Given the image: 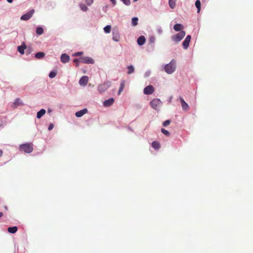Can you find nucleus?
Segmentation results:
<instances>
[{
	"label": "nucleus",
	"mask_w": 253,
	"mask_h": 253,
	"mask_svg": "<svg viewBox=\"0 0 253 253\" xmlns=\"http://www.w3.org/2000/svg\"><path fill=\"white\" fill-rule=\"evenodd\" d=\"M175 61L174 59H172L165 67V71L169 74L172 73L175 71Z\"/></svg>",
	"instance_id": "obj_1"
},
{
	"label": "nucleus",
	"mask_w": 253,
	"mask_h": 253,
	"mask_svg": "<svg viewBox=\"0 0 253 253\" xmlns=\"http://www.w3.org/2000/svg\"><path fill=\"white\" fill-rule=\"evenodd\" d=\"M19 150L27 153H30L33 150V144L30 143L21 144L19 146Z\"/></svg>",
	"instance_id": "obj_2"
},
{
	"label": "nucleus",
	"mask_w": 253,
	"mask_h": 253,
	"mask_svg": "<svg viewBox=\"0 0 253 253\" xmlns=\"http://www.w3.org/2000/svg\"><path fill=\"white\" fill-rule=\"evenodd\" d=\"M186 33L184 31H181L179 33L173 35L171 37V39L176 43L179 42L185 36Z\"/></svg>",
	"instance_id": "obj_3"
},
{
	"label": "nucleus",
	"mask_w": 253,
	"mask_h": 253,
	"mask_svg": "<svg viewBox=\"0 0 253 253\" xmlns=\"http://www.w3.org/2000/svg\"><path fill=\"white\" fill-rule=\"evenodd\" d=\"M80 62L85 64H93L94 60L89 57H81L80 58Z\"/></svg>",
	"instance_id": "obj_4"
},
{
	"label": "nucleus",
	"mask_w": 253,
	"mask_h": 253,
	"mask_svg": "<svg viewBox=\"0 0 253 253\" xmlns=\"http://www.w3.org/2000/svg\"><path fill=\"white\" fill-rule=\"evenodd\" d=\"M154 91V87L149 85L145 87L144 89L143 92L145 94L149 95L152 94Z\"/></svg>",
	"instance_id": "obj_5"
},
{
	"label": "nucleus",
	"mask_w": 253,
	"mask_h": 253,
	"mask_svg": "<svg viewBox=\"0 0 253 253\" xmlns=\"http://www.w3.org/2000/svg\"><path fill=\"white\" fill-rule=\"evenodd\" d=\"M161 104V101L159 99H154L150 102L151 106L154 109L157 110L158 106Z\"/></svg>",
	"instance_id": "obj_6"
},
{
	"label": "nucleus",
	"mask_w": 253,
	"mask_h": 253,
	"mask_svg": "<svg viewBox=\"0 0 253 253\" xmlns=\"http://www.w3.org/2000/svg\"><path fill=\"white\" fill-rule=\"evenodd\" d=\"M34 12V10H31V11H29L27 13L23 15L21 17V19L22 20H29L33 15Z\"/></svg>",
	"instance_id": "obj_7"
},
{
	"label": "nucleus",
	"mask_w": 253,
	"mask_h": 253,
	"mask_svg": "<svg viewBox=\"0 0 253 253\" xmlns=\"http://www.w3.org/2000/svg\"><path fill=\"white\" fill-rule=\"evenodd\" d=\"M179 99L182 109L184 111H188L189 110V105L188 104L184 101L183 98L180 97Z\"/></svg>",
	"instance_id": "obj_8"
},
{
	"label": "nucleus",
	"mask_w": 253,
	"mask_h": 253,
	"mask_svg": "<svg viewBox=\"0 0 253 253\" xmlns=\"http://www.w3.org/2000/svg\"><path fill=\"white\" fill-rule=\"evenodd\" d=\"M88 81V78L87 76L82 77L79 81V84L81 85L85 86Z\"/></svg>",
	"instance_id": "obj_9"
},
{
	"label": "nucleus",
	"mask_w": 253,
	"mask_h": 253,
	"mask_svg": "<svg viewBox=\"0 0 253 253\" xmlns=\"http://www.w3.org/2000/svg\"><path fill=\"white\" fill-rule=\"evenodd\" d=\"M108 85L106 84H100L98 87V90L99 93H102L105 92L108 88Z\"/></svg>",
	"instance_id": "obj_10"
},
{
	"label": "nucleus",
	"mask_w": 253,
	"mask_h": 253,
	"mask_svg": "<svg viewBox=\"0 0 253 253\" xmlns=\"http://www.w3.org/2000/svg\"><path fill=\"white\" fill-rule=\"evenodd\" d=\"M26 48H27V46H26V44L24 42H23L21 44V45L18 46L17 47L18 51L22 55H23L24 54V53H25L24 50L25 49H26Z\"/></svg>",
	"instance_id": "obj_11"
},
{
	"label": "nucleus",
	"mask_w": 253,
	"mask_h": 253,
	"mask_svg": "<svg viewBox=\"0 0 253 253\" xmlns=\"http://www.w3.org/2000/svg\"><path fill=\"white\" fill-rule=\"evenodd\" d=\"M113 40L116 42H118L120 40V34H119V32H118V31L114 29L113 31Z\"/></svg>",
	"instance_id": "obj_12"
},
{
	"label": "nucleus",
	"mask_w": 253,
	"mask_h": 253,
	"mask_svg": "<svg viewBox=\"0 0 253 253\" xmlns=\"http://www.w3.org/2000/svg\"><path fill=\"white\" fill-rule=\"evenodd\" d=\"M70 57L67 54H62L61 56V61L64 63H67L69 61Z\"/></svg>",
	"instance_id": "obj_13"
},
{
	"label": "nucleus",
	"mask_w": 253,
	"mask_h": 253,
	"mask_svg": "<svg viewBox=\"0 0 253 253\" xmlns=\"http://www.w3.org/2000/svg\"><path fill=\"white\" fill-rule=\"evenodd\" d=\"M87 110L86 109H84L76 113L75 115L77 117H81L85 114L87 113Z\"/></svg>",
	"instance_id": "obj_14"
},
{
	"label": "nucleus",
	"mask_w": 253,
	"mask_h": 253,
	"mask_svg": "<svg viewBox=\"0 0 253 253\" xmlns=\"http://www.w3.org/2000/svg\"><path fill=\"white\" fill-rule=\"evenodd\" d=\"M146 41L145 38L143 36H140L137 40V44L139 45H143Z\"/></svg>",
	"instance_id": "obj_15"
},
{
	"label": "nucleus",
	"mask_w": 253,
	"mask_h": 253,
	"mask_svg": "<svg viewBox=\"0 0 253 253\" xmlns=\"http://www.w3.org/2000/svg\"><path fill=\"white\" fill-rule=\"evenodd\" d=\"M183 26L181 24H176L173 26V29L176 31H181V30L183 29Z\"/></svg>",
	"instance_id": "obj_16"
},
{
	"label": "nucleus",
	"mask_w": 253,
	"mask_h": 253,
	"mask_svg": "<svg viewBox=\"0 0 253 253\" xmlns=\"http://www.w3.org/2000/svg\"><path fill=\"white\" fill-rule=\"evenodd\" d=\"M45 112H46L45 110L43 109L40 110L37 113V118L40 119L42 116H43L45 114Z\"/></svg>",
	"instance_id": "obj_17"
},
{
	"label": "nucleus",
	"mask_w": 253,
	"mask_h": 253,
	"mask_svg": "<svg viewBox=\"0 0 253 253\" xmlns=\"http://www.w3.org/2000/svg\"><path fill=\"white\" fill-rule=\"evenodd\" d=\"M45 56V53L42 52H39L35 55V57L37 59H42Z\"/></svg>",
	"instance_id": "obj_18"
},
{
	"label": "nucleus",
	"mask_w": 253,
	"mask_h": 253,
	"mask_svg": "<svg viewBox=\"0 0 253 253\" xmlns=\"http://www.w3.org/2000/svg\"><path fill=\"white\" fill-rule=\"evenodd\" d=\"M152 146L156 150H158L160 148V144L156 141H154L152 143Z\"/></svg>",
	"instance_id": "obj_19"
},
{
	"label": "nucleus",
	"mask_w": 253,
	"mask_h": 253,
	"mask_svg": "<svg viewBox=\"0 0 253 253\" xmlns=\"http://www.w3.org/2000/svg\"><path fill=\"white\" fill-rule=\"evenodd\" d=\"M18 228L16 226L10 227L7 229L8 231L10 233H15L17 231Z\"/></svg>",
	"instance_id": "obj_20"
},
{
	"label": "nucleus",
	"mask_w": 253,
	"mask_h": 253,
	"mask_svg": "<svg viewBox=\"0 0 253 253\" xmlns=\"http://www.w3.org/2000/svg\"><path fill=\"white\" fill-rule=\"evenodd\" d=\"M125 81H123L121 84H120V88H119V90L118 91V95H120L121 92L123 91L124 88V87H125Z\"/></svg>",
	"instance_id": "obj_21"
},
{
	"label": "nucleus",
	"mask_w": 253,
	"mask_h": 253,
	"mask_svg": "<svg viewBox=\"0 0 253 253\" xmlns=\"http://www.w3.org/2000/svg\"><path fill=\"white\" fill-rule=\"evenodd\" d=\"M36 33L38 35H41L43 33V29L41 27H39L36 29Z\"/></svg>",
	"instance_id": "obj_22"
},
{
	"label": "nucleus",
	"mask_w": 253,
	"mask_h": 253,
	"mask_svg": "<svg viewBox=\"0 0 253 253\" xmlns=\"http://www.w3.org/2000/svg\"><path fill=\"white\" fill-rule=\"evenodd\" d=\"M190 42L187 41L186 39H185L184 41L182 42V45L183 46V48L184 49H187L189 45Z\"/></svg>",
	"instance_id": "obj_23"
},
{
	"label": "nucleus",
	"mask_w": 253,
	"mask_h": 253,
	"mask_svg": "<svg viewBox=\"0 0 253 253\" xmlns=\"http://www.w3.org/2000/svg\"><path fill=\"white\" fill-rule=\"evenodd\" d=\"M195 6L198 9V13H199L201 10V1L200 0H197L195 2Z\"/></svg>",
	"instance_id": "obj_24"
},
{
	"label": "nucleus",
	"mask_w": 253,
	"mask_h": 253,
	"mask_svg": "<svg viewBox=\"0 0 253 253\" xmlns=\"http://www.w3.org/2000/svg\"><path fill=\"white\" fill-rule=\"evenodd\" d=\"M169 7L173 9L175 6V0H169Z\"/></svg>",
	"instance_id": "obj_25"
},
{
	"label": "nucleus",
	"mask_w": 253,
	"mask_h": 253,
	"mask_svg": "<svg viewBox=\"0 0 253 253\" xmlns=\"http://www.w3.org/2000/svg\"><path fill=\"white\" fill-rule=\"evenodd\" d=\"M80 7L81 9L84 11H86L88 9L87 7L84 3H80Z\"/></svg>",
	"instance_id": "obj_26"
},
{
	"label": "nucleus",
	"mask_w": 253,
	"mask_h": 253,
	"mask_svg": "<svg viewBox=\"0 0 253 253\" xmlns=\"http://www.w3.org/2000/svg\"><path fill=\"white\" fill-rule=\"evenodd\" d=\"M127 69H128L127 74H130L132 73L134 70V67L132 65L128 66Z\"/></svg>",
	"instance_id": "obj_27"
},
{
	"label": "nucleus",
	"mask_w": 253,
	"mask_h": 253,
	"mask_svg": "<svg viewBox=\"0 0 253 253\" xmlns=\"http://www.w3.org/2000/svg\"><path fill=\"white\" fill-rule=\"evenodd\" d=\"M103 105L105 107L111 106V99H107L103 102Z\"/></svg>",
	"instance_id": "obj_28"
},
{
	"label": "nucleus",
	"mask_w": 253,
	"mask_h": 253,
	"mask_svg": "<svg viewBox=\"0 0 253 253\" xmlns=\"http://www.w3.org/2000/svg\"><path fill=\"white\" fill-rule=\"evenodd\" d=\"M138 19L137 17H133L132 19V25L133 26H136L138 24Z\"/></svg>",
	"instance_id": "obj_29"
},
{
	"label": "nucleus",
	"mask_w": 253,
	"mask_h": 253,
	"mask_svg": "<svg viewBox=\"0 0 253 253\" xmlns=\"http://www.w3.org/2000/svg\"><path fill=\"white\" fill-rule=\"evenodd\" d=\"M105 33H109L111 31V25H107L104 28Z\"/></svg>",
	"instance_id": "obj_30"
},
{
	"label": "nucleus",
	"mask_w": 253,
	"mask_h": 253,
	"mask_svg": "<svg viewBox=\"0 0 253 253\" xmlns=\"http://www.w3.org/2000/svg\"><path fill=\"white\" fill-rule=\"evenodd\" d=\"M161 132L167 136H169L170 135L169 132L167 130L164 128L161 129Z\"/></svg>",
	"instance_id": "obj_31"
},
{
	"label": "nucleus",
	"mask_w": 253,
	"mask_h": 253,
	"mask_svg": "<svg viewBox=\"0 0 253 253\" xmlns=\"http://www.w3.org/2000/svg\"><path fill=\"white\" fill-rule=\"evenodd\" d=\"M56 75V72H54V71H51L49 74V78H54Z\"/></svg>",
	"instance_id": "obj_32"
},
{
	"label": "nucleus",
	"mask_w": 253,
	"mask_h": 253,
	"mask_svg": "<svg viewBox=\"0 0 253 253\" xmlns=\"http://www.w3.org/2000/svg\"><path fill=\"white\" fill-rule=\"evenodd\" d=\"M170 123V120H166V121H165L163 124V125L164 126H168Z\"/></svg>",
	"instance_id": "obj_33"
},
{
	"label": "nucleus",
	"mask_w": 253,
	"mask_h": 253,
	"mask_svg": "<svg viewBox=\"0 0 253 253\" xmlns=\"http://www.w3.org/2000/svg\"><path fill=\"white\" fill-rule=\"evenodd\" d=\"M93 1L94 0H85L86 3L88 5H90L91 4H92L93 2Z\"/></svg>",
	"instance_id": "obj_34"
},
{
	"label": "nucleus",
	"mask_w": 253,
	"mask_h": 253,
	"mask_svg": "<svg viewBox=\"0 0 253 253\" xmlns=\"http://www.w3.org/2000/svg\"><path fill=\"white\" fill-rule=\"evenodd\" d=\"M124 4H125L126 5H129L130 3V0H121Z\"/></svg>",
	"instance_id": "obj_35"
},
{
	"label": "nucleus",
	"mask_w": 253,
	"mask_h": 253,
	"mask_svg": "<svg viewBox=\"0 0 253 253\" xmlns=\"http://www.w3.org/2000/svg\"><path fill=\"white\" fill-rule=\"evenodd\" d=\"M83 54V52H77L73 54L74 56H79Z\"/></svg>",
	"instance_id": "obj_36"
},
{
	"label": "nucleus",
	"mask_w": 253,
	"mask_h": 253,
	"mask_svg": "<svg viewBox=\"0 0 253 253\" xmlns=\"http://www.w3.org/2000/svg\"><path fill=\"white\" fill-rule=\"evenodd\" d=\"M19 101H20L19 98L16 99L14 102V104L16 105H18L20 103Z\"/></svg>",
	"instance_id": "obj_37"
},
{
	"label": "nucleus",
	"mask_w": 253,
	"mask_h": 253,
	"mask_svg": "<svg viewBox=\"0 0 253 253\" xmlns=\"http://www.w3.org/2000/svg\"><path fill=\"white\" fill-rule=\"evenodd\" d=\"M54 127V125L53 124H50L48 126V130H51Z\"/></svg>",
	"instance_id": "obj_38"
},
{
	"label": "nucleus",
	"mask_w": 253,
	"mask_h": 253,
	"mask_svg": "<svg viewBox=\"0 0 253 253\" xmlns=\"http://www.w3.org/2000/svg\"><path fill=\"white\" fill-rule=\"evenodd\" d=\"M191 39V36H190V35H188V36L186 37V38H185V39H186L187 41H189V42H190Z\"/></svg>",
	"instance_id": "obj_39"
},
{
	"label": "nucleus",
	"mask_w": 253,
	"mask_h": 253,
	"mask_svg": "<svg viewBox=\"0 0 253 253\" xmlns=\"http://www.w3.org/2000/svg\"><path fill=\"white\" fill-rule=\"evenodd\" d=\"M73 62L76 63L80 62V58L79 59H77V58L74 59L73 60Z\"/></svg>",
	"instance_id": "obj_40"
},
{
	"label": "nucleus",
	"mask_w": 253,
	"mask_h": 253,
	"mask_svg": "<svg viewBox=\"0 0 253 253\" xmlns=\"http://www.w3.org/2000/svg\"><path fill=\"white\" fill-rule=\"evenodd\" d=\"M2 154H3L2 151L0 150V157L2 156Z\"/></svg>",
	"instance_id": "obj_41"
},
{
	"label": "nucleus",
	"mask_w": 253,
	"mask_h": 253,
	"mask_svg": "<svg viewBox=\"0 0 253 253\" xmlns=\"http://www.w3.org/2000/svg\"><path fill=\"white\" fill-rule=\"evenodd\" d=\"M8 2L11 3L13 1V0H6Z\"/></svg>",
	"instance_id": "obj_42"
},
{
	"label": "nucleus",
	"mask_w": 253,
	"mask_h": 253,
	"mask_svg": "<svg viewBox=\"0 0 253 253\" xmlns=\"http://www.w3.org/2000/svg\"><path fill=\"white\" fill-rule=\"evenodd\" d=\"M3 215V213L1 212H0V217H2Z\"/></svg>",
	"instance_id": "obj_43"
},
{
	"label": "nucleus",
	"mask_w": 253,
	"mask_h": 253,
	"mask_svg": "<svg viewBox=\"0 0 253 253\" xmlns=\"http://www.w3.org/2000/svg\"><path fill=\"white\" fill-rule=\"evenodd\" d=\"M112 3L115 4V0H112Z\"/></svg>",
	"instance_id": "obj_44"
},
{
	"label": "nucleus",
	"mask_w": 253,
	"mask_h": 253,
	"mask_svg": "<svg viewBox=\"0 0 253 253\" xmlns=\"http://www.w3.org/2000/svg\"><path fill=\"white\" fill-rule=\"evenodd\" d=\"M76 67H78L79 66V63H76Z\"/></svg>",
	"instance_id": "obj_45"
},
{
	"label": "nucleus",
	"mask_w": 253,
	"mask_h": 253,
	"mask_svg": "<svg viewBox=\"0 0 253 253\" xmlns=\"http://www.w3.org/2000/svg\"><path fill=\"white\" fill-rule=\"evenodd\" d=\"M114 102V99L112 98V104Z\"/></svg>",
	"instance_id": "obj_46"
},
{
	"label": "nucleus",
	"mask_w": 253,
	"mask_h": 253,
	"mask_svg": "<svg viewBox=\"0 0 253 253\" xmlns=\"http://www.w3.org/2000/svg\"><path fill=\"white\" fill-rule=\"evenodd\" d=\"M51 111L50 110H49V109L48 110V112H51Z\"/></svg>",
	"instance_id": "obj_47"
},
{
	"label": "nucleus",
	"mask_w": 253,
	"mask_h": 253,
	"mask_svg": "<svg viewBox=\"0 0 253 253\" xmlns=\"http://www.w3.org/2000/svg\"><path fill=\"white\" fill-rule=\"evenodd\" d=\"M159 33H161L162 32V30H159Z\"/></svg>",
	"instance_id": "obj_48"
}]
</instances>
